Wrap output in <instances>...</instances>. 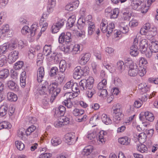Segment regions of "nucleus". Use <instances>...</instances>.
Returning a JSON list of instances; mask_svg holds the SVG:
<instances>
[{"instance_id": "nucleus-37", "label": "nucleus", "mask_w": 158, "mask_h": 158, "mask_svg": "<svg viewBox=\"0 0 158 158\" xmlns=\"http://www.w3.org/2000/svg\"><path fill=\"white\" fill-rule=\"evenodd\" d=\"M84 110L82 109H79L77 108L74 109L72 111L73 114L75 116H80L84 114Z\"/></svg>"}, {"instance_id": "nucleus-59", "label": "nucleus", "mask_w": 158, "mask_h": 158, "mask_svg": "<svg viewBox=\"0 0 158 158\" xmlns=\"http://www.w3.org/2000/svg\"><path fill=\"white\" fill-rule=\"evenodd\" d=\"M123 17L125 20H129L131 18V13L127 12H124L123 13Z\"/></svg>"}, {"instance_id": "nucleus-57", "label": "nucleus", "mask_w": 158, "mask_h": 158, "mask_svg": "<svg viewBox=\"0 0 158 158\" xmlns=\"http://www.w3.org/2000/svg\"><path fill=\"white\" fill-rule=\"evenodd\" d=\"M6 62V57L5 55H2L0 56V67H2Z\"/></svg>"}, {"instance_id": "nucleus-58", "label": "nucleus", "mask_w": 158, "mask_h": 158, "mask_svg": "<svg viewBox=\"0 0 158 158\" xmlns=\"http://www.w3.org/2000/svg\"><path fill=\"white\" fill-rule=\"evenodd\" d=\"M60 29L57 25L55 23L52 25L51 28L52 33H57L58 31Z\"/></svg>"}, {"instance_id": "nucleus-18", "label": "nucleus", "mask_w": 158, "mask_h": 158, "mask_svg": "<svg viewBox=\"0 0 158 158\" xmlns=\"http://www.w3.org/2000/svg\"><path fill=\"white\" fill-rule=\"evenodd\" d=\"M149 48L152 52H158V42L152 41L149 44Z\"/></svg>"}, {"instance_id": "nucleus-63", "label": "nucleus", "mask_w": 158, "mask_h": 158, "mask_svg": "<svg viewBox=\"0 0 158 158\" xmlns=\"http://www.w3.org/2000/svg\"><path fill=\"white\" fill-rule=\"evenodd\" d=\"M151 33L152 32L150 31V30L149 31L147 30L146 29H145L144 27H142L140 30V32L141 34L142 35H148L149 34V32Z\"/></svg>"}, {"instance_id": "nucleus-24", "label": "nucleus", "mask_w": 158, "mask_h": 158, "mask_svg": "<svg viewBox=\"0 0 158 158\" xmlns=\"http://www.w3.org/2000/svg\"><path fill=\"white\" fill-rule=\"evenodd\" d=\"M67 66V65L65 61L64 60H61L59 63V72L64 73Z\"/></svg>"}, {"instance_id": "nucleus-11", "label": "nucleus", "mask_w": 158, "mask_h": 158, "mask_svg": "<svg viewBox=\"0 0 158 158\" xmlns=\"http://www.w3.org/2000/svg\"><path fill=\"white\" fill-rule=\"evenodd\" d=\"M90 57L89 53H83L79 57V62L81 64H85L89 61Z\"/></svg>"}, {"instance_id": "nucleus-45", "label": "nucleus", "mask_w": 158, "mask_h": 158, "mask_svg": "<svg viewBox=\"0 0 158 158\" xmlns=\"http://www.w3.org/2000/svg\"><path fill=\"white\" fill-rule=\"evenodd\" d=\"M36 128V127L35 126L33 125H31L25 131L26 135H30L31 133L33 132L35 130Z\"/></svg>"}, {"instance_id": "nucleus-53", "label": "nucleus", "mask_w": 158, "mask_h": 158, "mask_svg": "<svg viewBox=\"0 0 158 158\" xmlns=\"http://www.w3.org/2000/svg\"><path fill=\"white\" fill-rule=\"evenodd\" d=\"M73 47V45L71 44L64 47V52L66 53H69L70 52H72V47Z\"/></svg>"}, {"instance_id": "nucleus-43", "label": "nucleus", "mask_w": 158, "mask_h": 158, "mask_svg": "<svg viewBox=\"0 0 158 158\" xmlns=\"http://www.w3.org/2000/svg\"><path fill=\"white\" fill-rule=\"evenodd\" d=\"M15 144L18 149L19 150H22L24 148L25 146L24 144L20 141H16Z\"/></svg>"}, {"instance_id": "nucleus-2", "label": "nucleus", "mask_w": 158, "mask_h": 158, "mask_svg": "<svg viewBox=\"0 0 158 158\" xmlns=\"http://www.w3.org/2000/svg\"><path fill=\"white\" fill-rule=\"evenodd\" d=\"M121 107L119 104H114L112 107L113 111L111 114L114 122L120 121L123 118L124 115L122 114Z\"/></svg>"}, {"instance_id": "nucleus-26", "label": "nucleus", "mask_w": 158, "mask_h": 158, "mask_svg": "<svg viewBox=\"0 0 158 158\" xmlns=\"http://www.w3.org/2000/svg\"><path fill=\"white\" fill-rule=\"evenodd\" d=\"M9 74L8 69H4L0 71V79H4L6 78Z\"/></svg>"}, {"instance_id": "nucleus-28", "label": "nucleus", "mask_w": 158, "mask_h": 158, "mask_svg": "<svg viewBox=\"0 0 158 158\" xmlns=\"http://www.w3.org/2000/svg\"><path fill=\"white\" fill-rule=\"evenodd\" d=\"M107 22L105 19H102L101 23L100 28L102 32L105 33L107 31V25H106Z\"/></svg>"}, {"instance_id": "nucleus-31", "label": "nucleus", "mask_w": 158, "mask_h": 158, "mask_svg": "<svg viewBox=\"0 0 158 158\" xmlns=\"http://www.w3.org/2000/svg\"><path fill=\"white\" fill-rule=\"evenodd\" d=\"M89 25L88 28V35H91L95 31V26L93 23L90 21L88 24Z\"/></svg>"}, {"instance_id": "nucleus-21", "label": "nucleus", "mask_w": 158, "mask_h": 158, "mask_svg": "<svg viewBox=\"0 0 158 158\" xmlns=\"http://www.w3.org/2000/svg\"><path fill=\"white\" fill-rule=\"evenodd\" d=\"M56 0H49L47 10L48 12H52L56 5Z\"/></svg>"}, {"instance_id": "nucleus-54", "label": "nucleus", "mask_w": 158, "mask_h": 158, "mask_svg": "<svg viewBox=\"0 0 158 158\" xmlns=\"http://www.w3.org/2000/svg\"><path fill=\"white\" fill-rule=\"evenodd\" d=\"M142 5L139 4V3L135 2L132 0L131 6L133 9L134 10L137 9L138 7L139 8H140V7Z\"/></svg>"}, {"instance_id": "nucleus-52", "label": "nucleus", "mask_w": 158, "mask_h": 158, "mask_svg": "<svg viewBox=\"0 0 158 158\" xmlns=\"http://www.w3.org/2000/svg\"><path fill=\"white\" fill-rule=\"evenodd\" d=\"M7 49V44L6 43L0 46V55L5 53Z\"/></svg>"}, {"instance_id": "nucleus-49", "label": "nucleus", "mask_w": 158, "mask_h": 158, "mask_svg": "<svg viewBox=\"0 0 158 158\" xmlns=\"http://www.w3.org/2000/svg\"><path fill=\"white\" fill-rule=\"evenodd\" d=\"M66 22V21L63 19H59L55 23L57 25L59 28L60 29L64 25V24Z\"/></svg>"}, {"instance_id": "nucleus-64", "label": "nucleus", "mask_w": 158, "mask_h": 158, "mask_svg": "<svg viewBox=\"0 0 158 158\" xmlns=\"http://www.w3.org/2000/svg\"><path fill=\"white\" fill-rule=\"evenodd\" d=\"M9 28V26L8 24L5 25L2 29L0 30V34H3L8 31Z\"/></svg>"}, {"instance_id": "nucleus-14", "label": "nucleus", "mask_w": 158, "mask_h": 158, "mask_svg": "<svg viewBox=\"0 0 158 158\" xmlns=\"http://www.w3.org/2000/svg\"><path fill=\"white\" fill-rule=\"evenodd\" d=\"M19 52L18 51L14 50L12 51L8 56V61L11 63L15 62L18 58Z\"/></svg>"}, {"instance_id": "nucleus-61", "label": "nucleus", "mask_w": 158, "mask_h": 158, "mask_svg": "<svg viewBox=\"0 0 158 158\" xmlns=\"http://www.w3.org/2000/svg\"><path fill=\"white\" fill-rule=\"evenodd\" d=\"M11 77L13 79H15L17 78L18 76V73L17 71L14 69H11L10 71Z\"/></svg>"}, {"instance_id": "nucleus-38", "label": "nucleus", "mask_w": 158, "mask_h": 158, "mask_svg": "<svg viewBox=\"0 0 158 158\" xmlns=\"http://www.w3.org/2000/svg\"><path fill=\"white\" fill-rule=\"evenodd\" d=\"M144 116L146 119L150 122H152L154 119V117L152 114L148 111L145 112Z\"/></svg>"}, {"instance_id": "nucleus-17", "label": "nucleus", "mask_w": 158, "mask_h": 158, "mask_svg": "<svg viewBox=\"0 0 158 158\" xmlns=\"http://www.w3.org/2000/svg\"><path fill=\"white\" fill-rule=\"evenodd\" d=\"M90 21L88 20H85V19L79 18L77 22V23L78 24V28L80 29H82L85 26V25H88Z\"/></svg>"}, {"instance_id": "nucleus-27", "label": "nucleus", "mask_w": 158, "mask_h": 158, "mask_svg": "<svg viewBox=\"0 0 158 158\" xmlns=\"http://www.w3.org/2000/svg\"><path fill=\"white\" fill-rule=\"evenodd\" d=\"M75 20L76 18L74 15H72L69 17L68 19L67 26L69 27L70 28L72 27L74 25Z\"/></svg>"}, {"instance_id": "nucleus-47", "label": "nucleus", "mask_w": 158, "mask_h": 158, "mask_svg": "<svg viewBox=\"0 0 158 158\" xmlns=\"http://www.w3.org/2000/svg\"><path fill=\"white\" fill-rule=\"evenodd\" d=\"M23 61H19L17 62L14 66V69L16 70L21 69L23 65Z\"/></svg>"}, {"instance_id": "nucleus-7", "label": "nucleus", "mask_w": 158, "mask_h": 158, "mask_svg": "<svg viewBox=\"0 0 158 158\" xmlns=\"http://www.w3.org/2000/svg\"><path fill=\"white\" fill-rule=\"evenodd\" d=\"M138 40L137 38H135L134 39L133 44L131 47L130 54L133 56H136L139 53L137 44H138Z\"/></svg>"}, {"instance_id": "nucleus-8", "label": "nucleus", "mask_w": 158, "mask_h": 158, "mask_svg": "<svg viewBox=\"0 0 158 158\" xmlns=\"http://www.w3.org/2000/svg\"><path fill=\"white\" fill-rule=\"evenodd\" d=\"M74 134V133L71 132L68 133L65 135V140L68 145H72L75 143L76 140L75 139Z\"/></svg>"}, {"instance_id": "nucleus-32", "label": "nucleus", "mask_w": 158, "mask_h": 158, "mask_svg": "<svg viewBox=\"0 0 158 158\" xmlns=\"http://www.w3.org/2000/svg\"><path fill=\"white\" fill-rule=\"evenodd\" d=\"M51 143L53 145L57 146L61 143V140L59 137L54 136L52 139Z\"/></svg>"}, {"instance_id": "nucleus-12", "label": "nucleus", "mask_w": 158, "mask_h": 158, "mask_svg": "<svg viewBox=\"0 0 158 158\" xmlns=\"http://www.w3.org/2000/svg\"><path fill=\"white\" fill-rule=\"evenodd\" d=\"M148 41L145 39L142 40L139 43L140 51L142 53H143L147 51L148 47Z\"/></svg>"}, {"instance_id": "nucleus-23", "label": "nucleus", "mask_w": 158, "mask_h": 158, "mask_svg": "<svg viewBox=\"0 0 158 158\" xmlns=\"http://www.w3.org/2000/svg\"><path fill=\"white\" fill-rule=\"evenodd\" d=\"M65 77L64 73H61L60 72H58V74L56 77V81L57 82L61 84L64 81Z\"/></svg>"}, {"instance_id": "nucleus-42", "label": "nucleus", "mask_w": 158, "mask_h": 158, "mask_svg": "<svg viewBox=\"0 0 158 158\" xmlns=\"http://www.w3.org/2000/svg\"><path fill=\"white\" fill-rule=\"evenodd\" d=\"M80 46L79 44H75L72 47V52L73 54H79L80 52Z\"/></svg>"}, {"instance_id": "nucleus-39", "label": "nucleus", "mask_w": 158, "mask_h": 158, "mask_svg": "<svg viewBox=\"0 0 158 158\" xmlns=\"http://www.w3.org/2000/svg\"><path fill=\"white\" fill-rule=\"evenodd\" d=\"M85 94L89 98H91L93 95L96 93V91L94 88L85 89Z\"/></svg>"}, {"instance_id": "nucleus-5", "label": "nucleus", "mask_w": 158, "mask_h": 158, "mask_svg": "<svg viewBox=\"0 0 158 158\" xmlns=\"http://www.w3.org/2000/svg\"><path fill=\"white\" fill-rule=\"evenodd\" d=\"M40 30L37 28V26L36 25L33 24L31 27V29L27 26H24L21 30L22 33L25 35L31 31L30 35L32 37L34 36L38 32H39Z\"/></svg>"}, {"instance_id": "nucleus-4", "label": "nucleus", "mask_w": 158, "mask_h": 158, "mask_svg": "<svg viewBox=\"0 0 158 158\" xmlns=\"http://www.w3.org/2000/svg\"><path fill=\"white\" fill-rule=\"evenodd\" d=\"M94 80L92 77H89L87 80H82L79 83L80 89L82 90L94 88Z\"/></svg>"}, {"instance_id": "nucleus-34", "label": "nucleus", "mask_w": 158, "mask_h": 158, "mask_svg": "<svg viewBox=\"0 0 158 158\" xmlns=\"http://www.w3.org/2000/svg\"><path fill=\"white\" fill-rule=\"evenodd\" d=\"M51 45H46L44 48L43 53L44 55L47 56L50 54L51 52Z\"/></svg>"}, {"instance_id": "nucleus-35", "label": "nucleus", "mask_w": 158, "mask_h": 158, "mask_svg": "<svg viewBox=\"0 0 158 158\" xmlns=\"http://www.w3.org/2000/svg\"><path fill=\"white\" fill-rule=\"evenodd\" d=\"M106 80L105 78L103 79L101 82L98 84L97 86L98 89L99 90L106 88Z\"/></svg>"}, {"instance_id": "nucleus-48", "label": "nucleus", "mask_w": 158, "mask_h": 158, "mask_svg": "<svg viewBox=\"0 0 158 158\" xmlns=\"http://www.w3.org/2000/svg\"><path fill=\"white\" fill-rule=\"evenodd\" d=\"M124 23H121L120 24V31L121 32L124 33L125 34L127 33L129 31L128 27L126 25L125 26H123Z\"/></svg>"}, {"instance_id": "nucleus-20", "label": "nucleus", "mask_w": 158, "mask_h": 158, "mask_svg": "<svg viewBox=\"0 0 158 158\" xmlns=\"http://www.w3.org/2000/svg\"><path fill=\"white\" fill-rule=\"evenodd\" d=\"M8 110V105L5 103L0 107V115L3 117L5 116Z\"/></svg>"}, {"instance_id": "nucleus-29", "label": "nucleus", "mask_w": 158, "mask_h": 158, "mask_svg": "<svg viewBox=\"0 0 158 158\" xmlns=\"http://www.w3.org/2000/svg\"><path fill=\"white\" fill-rule=\"evenodd\" d=\"M125 68L124 63L123 61H119L117 63V69L120 73H122Z\"/></svg>"}, {"instance_id": "nucleus-51", "label": "nucleus", "mask_w": 158, "mask_h": 158, "mask_svg": "<svg viewBox=\"0 0 158 158\" xmlns=\"http://www.w3.org/2000/svg\"><path fill=\"white\" fill-rule=\"evenodd\" d=\"M78 84L76 82H73L71 90L73 92H79V90L78 88Z\"/></svg>"}, {"instance_id": "nucleus-36", "label": "nucleus", "mask_w": 158, "mask_h": 158, "mask_svg": "<svg viewBox=\"0 0 158 158\" xmlns=\"http://www.w3.org/2000/svg\"><path fill=\"white\" fill-rule=\"evenodd\" d=\"M147 137L146 134L144 132H142L138 135V140L140 143H143L146 140Z\"/></svg>"}, {"instance_id": "nucleus-62", "label": "nucleus", "mask_w": 158, "mask_h": 158, "mask_svg": "<svg viewBox=\"0 0 158 158\" xmlns=\"http://www.w3.org/2000/svg\"><path fill=\"white\" fill-rule=\"evenodd\" d=\"M25 131L24 128H20L18 132V136L23 139V135H25Z\"/></svg>"}, {"instance_id": "nucleus-15", "label": "nucleus", "mask_w": 158, "mask_h": 158, "mask_svg": "<svg viewBox=\"0 0 158 158\" xmlns=\"http://www.w3.org/2000/svg\"><path fill=\"white\" fill-rule=\"evenodd\" d=\"M69 93L70 94L69 95V97L67 98L66 100H65L63 102V104L64 105L68 108H70L73 106V104L72 102L71 101V100L73 99V97L72 93L71 92H69Z\"/></svg>"}, {"instance_id": "nucleus-16", "label": "nucleus", "mask_w": 158, "mask_h": 158, "mask_svg": "<svg viewBox=\"0 0 158 158\" xmlns=\"http://www.w3.org/2000/svg\"><path fill=\"white\" fill-rule=\"evenodd\" d=\"M7 85L9 88L12 90L17 91L19 90L18 86L13 81H8Z\"/></svg>"}, {"instance_id": "nucleus-55", "label": "nucleus", "mask_w": 158, "mask_h": 158, "mask_svg": "<svg viewBox=\"0 0 158 158\" xmlns=\"http://www.w3.org/2000/svg\"><path fill=\"white\" fill-rule=\"evenodd\" d=\"M98 93L103 98L106 97L107 94V92L106 89H104L99 90Z\"/></svg>"}, {"instance_id": "nucleus-44", "label": "nucleus", "mask_w": 158, "mask_h": 158, "mask_svg": "<svg viewBox=\"0 0 158 158\" xmlns=\"http://www.w3.org/2000/svg\"><path fill=\"white\" fill-rule=\"evenodd\" d=\"M58 69L56 67H53L51 68L50 72V75L51 77H53L57 75V73L58 72Z\"/></svg>"}, {"instance_id": "nucleus-50", "label": "nucleus", "mask_w": 158, "mask_h": 158, "mask_svg": "<svg viewBox=\"0 0 158 158\" xmlns=\"http://www.w3.org/2000/svg\"><path fill=\"white\" fill-rule=\"evenodd\" d=\"M17 42L15 40L12 41L11 43L9 44H7V48H9L10 50L13 49L17 46Z\"/></svg>"}, {"instance_id": "nucleus-25", "label": "nucleus", "mask_w": 158, "mask_h": 158, "mask_svg": "<svg viewBox=\"0 0 158 158\" xmlns=\"http://www.w3.org/2000/svg\"><path fill=\"white\" fill-rule=\"evenodd\" d=\"M7 99L11 102L16 101L18 99L17 95L11 92L7 93Z\"/></svg>"}, {"instance_id": "nucleus-13", "label": "nucleus", "mask_w": 158, "mask_h": 158, "mask_svg": "<svg viewBox=\"0 0 158 158\" xmlns=\"http://www.w3.org/2000/svg\"><path fill=\"white\" fill-rule=\"evenodd\" d=\"M44 75V69L43 67H40L38 68L37 73V80L38 82H42Z\"/></svg>"}, {"instance_id": "nucleus-9", "label": "nucleus", "mask_w": 158, "mask_h": 158, "mask_svg": "<svg viewBox=\"0 0 158 158\" xmlns=\"http://www.w3.org/2000/svg\"><path fill=\"white\" fill-rule=\"evenodd\" d=\"M129 70L128 71L129 75L132 77L136 76L138 73V67L135 63H132L129 65Z\"/></svg>"}, {"instance_id": "nucleus-30", "label": "nucleus", "mask_w": 158, "mask_h": 158, "mask_svg": "<svg viewBox=\"0 0 158 158\" xmlns=\"http://www.w3.org/2000/svg\"><path fill=\"white\" fill-rule=\"evenodd\" d=\"M11 125L9 122L6 121H3L0 123V129H9L11 128Z\"/></svg>"}, {"instance_id": "nucleus-6", "label": "nucleus", "mask_w": 158, "mask_h": 158, "mask_svg": "<svg viewBox=\"0 0 158 158\" xmlns=\"http://www.w3.org/2000/svg\"><path fill=\"white\" fill-rule=\"evenodd\" d=\"M71 34L70 32H67L65 34L64 32L62 33L59 38V42L60 43L62 44L64 42H69L70 41Z\"/></svg>"}, {"instance_id": "nucleus-3", "label": "nucleus", "mask_w": 158, "mask_h": 158, "mask_svg": "<svg viewBox=\"0 0 158 158\" xmlns=\"http://www.w3.org/2000/svg\"><path fill=\"white\" fill-rule=\"evenodd\" d=\"M89 71V68L87 66H85L82 68L80 66H78L73 70V77L76 79H79L82 76H86Z\"/></svg>"}, {"instance_id": "nucleus-56", "label": "nucleus", "mask_w": 158, "mask_h": 158, "mask_svg": "<svg viewBox=\"0 0 158 158\" xmlns=\"http://www.w3.org/2000/svg\"><path fill=\"white\" fill-rule=\"evenodd\" d=\"M73 84V82H71V81L68 82L63 87L64 90H65L67 89H70L71 90L72 85Z\"/></svg>"}, {"instance_id": "nucleus-46", "label": "nucleus", "mask_w": 158, "mask_h": 158, "mask_svg": "<svg viewBox=\"0 0 158 158\" xmlns=\"http://www.w3.org/2000/svg\"><path fill=\"white\" fill-rule=\"evenodd\" d=\"M107 25L108 34L110 35L113 32V30L114 28V25L113 23H111Z\"/></svg>"}, {"instance_id": "nucleus-1", "label": "nucleus", "mask_w": 158, "mask_h": 158, "mask_svg": "<svg viewBox=\"0 0 158 158\" xmlns=\"http://www.w3.org/2000/svg\"><path fill=\"white\" fill-rule=\"evenodd\" d=\"M58 83L55 82L51 84L49 86L48 82L44 81L39 90V93L41 95H46L48 93L51 94L50 101L52 103L60 91V88L58 87Z\"/></svg>"}, {"instance_id": "nucleus-41", "label": "nucleus", "mask_w": 158, "mask_h": 158, "mask_svg": "<svg viewBox=\"0 0 158 158\" xmlns=\"http://www.w3.org/2000/svg\"><path fill=\"white\" fill-rule=\"evenodd\" d=\"M119 13V10L118 8H115L113 10L110 15L111 19L117 18Z\"/></svg>"}, {"instance_id": "nucleus-19", "label": "nucleus", "mask_w": 158, "mask_h": 158, "mask_svg": "<svg viewBox=\"0 0 158 158\" xmlns=\"http://www.w3.org/2000/svg\"><path fill=\"white\" fill-rule=\"evenodd\" d=\"M93 149L92 147L91 146L85 148L82 152V154L85 156H87L88 158H91L89 156L93 151Z\"/></svg>"}, {"instance_id": "nucleus-60", "label": "nucleus", "mask_w": 158, "mask_h": 158, "mask_svg": "<svg viewBox=\"0 0 158 158\" xmlns=\"http://www.w3.org/2000/svg\"><path fill=\"white\" fill-rule=\"evenodd\" d=\"M114 84L117 86H120L122 85V82L120 79L117 77L114 78Z\"/></svg>"}, {"instance_id": "nucleus-40", "label": "nucleus", "mask_w": 158, "mask_h": 158, "mask_svg": "<svg viewBox=\"0 0 158 158\" xmlns=\"http://www.w3.org/2000/svg\"><path fill=\"white\" fill-rule=\"evenodd\" d=\"M128 137L126 136L121 138L118 139V142L122 145H127L130 142L128 141Z\"/></svg>"}, {"instance_id": "nucleus-22", "label": "nucleus", "mask_w": 158, "mask_h": 158, "mask_svg": "<svg viewBox=\"0 0 158 158\" xmlns=\"http://www.w3.org/2000/svg\"><path fill=\"white\" fill-rule=\"evenodd\" d=\"M137 150L142 153H147L148 149L147 147L145 145L143 144H138L137 145Z\"/></svg>"}, {"instance_id": "nucleus-10", "label": "nucleus", "mask_w": 158, "mask_h": 158, "mask_svg": "<svg viewBox=\"0 0 158 158\" xmlns=\"http://www.w3.org/2000/svg\"><path fill=\"white\" fill-rule=\"evenodd\" d=\"M65 108L62 105L60 106L58 108L55 109L54 116L56 117H59L64 116L65 112Z\"/></svg>"}, {"instance_id": "nucleus-33", "label": "nucleus", "mask_w": 158, "mask_h": 158, "mask_svg": "<svg viewBox=\"0 0 158 158\" xmlns=\"http://www.w3.org/2000/svg\"><path fill=\"white\" fill-rule=\"evenodd\" d=\"M102 121L105 124L108 125L112 123V121L109 118H107V115L105 114H103L101 117Z\"/></svg>"}]
</instances>
